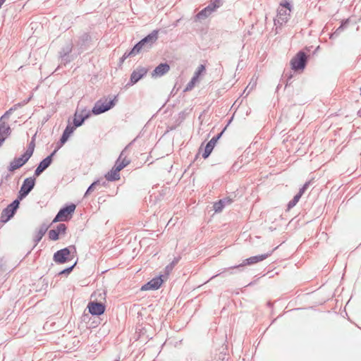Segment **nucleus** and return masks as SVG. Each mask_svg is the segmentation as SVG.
<instances>
[{"label":"nucleus","mask_w":361,"mask_h":361,"mask_svg":"<svg viewBox=\"0 0 361 361\" xmlns=\"http://www.w3.org/2000/svg\"><path fill=\"white\" fill-rule=\"evenodd\" d=\"M226 128H224L222 131L218 133L216 135L214 136L206 145L204 147V152L202 154V157L204 159H207L211 154L212 150L214 149L217 141L222 136L224 132L225 131Z\"/></svg>","instance_id":"obj_11"},{"label":"nucleus","mask_w":361,"mask_h":361,"mask_svg":"<svg viewBox=\"0 0 361 361\" xmlns=\"http://www.w3.org/2000/svg\"><path fill=\"white\" fill-rule=\"evenodd\" d=\"M90 35L85 32L80 37V45L81 47L86 46V44L90 41Z\"/></svg>","instance_id":"obj_30"},{"label":"nucleus","mask_w":361,"mask_h":361,"mask_svg":"<svg viewBox=\"0 0 361 361\" xmlns=\"http://www.w3.org/2000/svg\"><path fill=\"white\" fill-rule=\"evenodd\" d=\"M67 226L64 224H59L56 226V228L51 229L49 231V238L51 240L56 241L59 239V235H64L66 233Z\"/></svg>","instance_id":"obj_13"},{"label":"nucleus","mask_w":361,"mask_h":361,"mask_svg":"<svg viewBox=\"0 0 361 361\" xmlns=\"http://www.w3.org/2000/svg\"><path fill=\"white\" fill-rule=\"evenodd\" d=\"M291 4L286 0H283L280 4V7L277 11L276 18L274 19V25L281 26L288 20L290 13L291 11Z\"/></svg>","instance_id":"obj_2"},{"label":"nucleus","mask_w":361,"mask_h":361,"mask_svg":"<svg viewBox=\"0 0 361 361\" xmlns=\"http://www.w3.org/2000/svg\"><path fill=\"white\" fill-rule=\"evenodd\" d=\"M147 69L144 67H137L135 69L131 75L130 81L128 82L127 86H131L137 83L140 79H142L147 73Z\"/></svg>","instance_id":"obj_12"},{"label":"nucleus","mask_w":361,"mask_h":361,"mask_svg":"<svg viewBox=\"0 0 361 361\" xmlns=\"http://www.w3.org/2000/svg\"><path fill=\"white\" fill-rule=\"evenodd\" d=\"M164 276L160 275L152 279L151 281L143 285L141 288V290H157L160 288L161 285L164 282L162 277Z\"/></svg>","instance_id":"obj_15"},{"label":"nucleus","mask_w":361,"mask_h":361,"mask_svg":"<svg viewBox=\"0 0 361 361\" xmlns=\"http://www.w3.org/2000/svg\"><path fill=\"white\" fill-rule=\"evenodd\" d=\"M76 252L75 245H70L56 251L53 255V260L59 264H65L71 260L70 255L71 253Z\"/></svg>","instance_id":"obj_4"},{"label":"nucleus","mask_w":361,"mask_h":361,"mask_svg":"<svg viewBox=\"0 0 361 361\" xmlns=\"http://www.w3.org/2000/svg\"><path fill=\"white\" fill-rule=\"evenodd\" d=\"M134 56L131 51H126L125 52V54L123 55V56L120 59V63H123V61L128 57L130 56Z\"/></svg>","instance_id":"obj_41"},{"label":"nucleus","mask_w":361,"mask_h":361,"mask_svg":"<svg viewBox=\"0 0 361 361\" xmlns=\"http://www.w3.org/2000/svg\"><path fill=\"white\" fill-rule=\"evenodd\" d=\"M35 135H34L32 137V140L29 143L27 149L26 150L27 152H30L32 154H33V152H34V150H35Z\"/></svg>","instance_id":"obj_38"},{"label":"nucleus","mask_w":361,"mask_h":361,"mask_svg":"<svg viewBox=\"0 0 361 361\" xmlns=\"http://www.w3.org/2000/svg\"><path fill=\"white\" fill-rule=\"evenodd\" d=\"M2 269V265L0 264V271Z\"/></svg>","instance_id":"obj_50"},{"label":"nucleus","mask_w":361,"mask_h":361,"mask_svg":"<svg viewBox=\"0 0 361 361\" xmlns=\"http://www.w3.org/2000/svg\"><path fill=\"white\" fill-rule=\"evenodd\" d=\"M92 114V111L87 110L86 108H84L80 111L77 109L73 118V125L75 127L78 128L81 126L84 123L85 121L90 117Z\"/></svg>","instance_id":"obj_10"},{"label":"nucleus","mask_w":361,"mask_h":361,"mask_svg":"<svg viewBox=\"0 0 361 361\" xmlns=\"http://www.w3.org/2000/svg\"><path fill=\"white\" fill-rule=\"evenodd\" d=\"M211 14H212V13L210 11H209V9L205 7L195 16V20H203V19L207 18Z\"/></svg>","instance_id":"obj_27"},{"label":"nucleus","mask_w":361,"mask_h":361,"mask_svg":"<svg viewBox=\"0 0 361 361\" xmlns=\"http://www.w3.org/2000/svg\"><path fill=\"white\" fill-rule=\"evenodd\" d=\"M126 147L121 152L114 166L118 171H121L130 164V160L126 159Z\"/></svg>","instance_id":"obj_17"},{"label":"nucleus","mask_w":361,"mask_h":361,"mask_svg":"<svg viewBox=\"0 0 361 361\" xmlns=\"http://www.w3.org/2000/svg\"><path fill=\"white\" fill-rule=\"evenodd\" d=\"M120 171L115 167L113 168L105 174V178L107 181H116L120 179Z\"/></svg>","instance_id":"obj_22"},{"label":"nucleus","mask_w":361,"mask_h":361,"mask_svg":"<svg viewBox=\"0 0 361 361\" xmlns=\"http://www.w3.org/2000/svg\"><path fill=\"white\" fill-rule=\"evenodd\" d=\"M44 171L37 166L34 173V177L39 176Z\"/></svg>","instance_id":"obj_42"},{"label":"nucleus","mask_w":361,"mask_h":361,"mask_svg":"<svg viewBox=\"0 0 361 361\" xmlns=\"http://www.w3.org/2000/svg\"><path fill=\"white\" fill-rule=\"evenodd\" d=\"M25 164L23 162V160L18 158H14V159L11 161L9 166H8V170L10 172H13L20 167H22Z\"/></svg>","instance_id":"obj_23"},{"label":"nucleus","mask_w":361,"mask_h":361,"mask_svg":"<svg viewBox=\"0 0 361 361\" xmlns=\"http://www.w3.org/2000/svg\"><path fill=\"white\" fill-rule=\"evenodd\" d=\"M301 197L302 196L299 195V194L297 193L294 196V197L288 203V204H287L288 210H290V209L294 207L296 205V204L299 202Z\"/></svg>","instance_id":"obj_32"},{"label":"nucleus","mask_w":361,"mask_h":361,"mask_svg":"<svg viewBox=\"0 0 361 361\" xmlns=\"http://www.w3.org/2000/svg\"><path fill=\"white\" fill-rule=\"evenodd\" d=\"M117 102V96H114V99L107 101V99H100L97 101L92 109V113L94 115H99L111 109Z\"/></svg>","instance_id":"obj_3"},{"label":"nucleus","mask_w":361,"mask_h":361,"mask_svg":"<svg viewBox=\"0 0 361 361\" xmlns=\"http://www.w3.org/2000/svg\"><path fill=\"white\" fill-rule=\"evenodd\" d=\"M158 30H154L140 41L141 44L144 45L145 49L151 48L152 46L156 42L158 39Z\"/></svg>","instance_id":"obj_16"},{"label":"nucleus","mask_w":361,"mask_h":361,"mask_svg":"<svg viewBox=\"0 0 361 361\" xmlns=\"http://www.w3.org/2000/svg\"><path fill=\"white\" fill-rule=\"evenodd\" d=\"M308 56L303 51H299L290 60L291 68L294 71H303L307 63Z\"/></svg>","instance_id":"obj_5"},{"label":"nucleus","mask_w":361,"mask_h":361,"mask_svg":"<svg viewBox=\"0 0 361 361\" xmlns=\"http://www.w3.org/2000/svg\"><path fill=\"white\" fill-rule=\"evenodd\" d=\"M11 132V128L7 125L5 121L0 122V135L6 136V137L10 135Z\"/></svg>","instance_id":"obj_25"},{"label":"nucleus","mask_w":361,"mask_h":361,"mask_svg":"<svg viewBox=\"0 0 361 361\" xmlns=\"http://www.w3.org/2000/svg\"><path fill=\"white\" fill-rule=\"evenodd\" d=\"M278 247H276L274 249H273L271 251H270L268 253H266V254H263V255H256V256H252V257H250L249 258H247L243 260V262L238 264V265H235V266H233V267H228V268H225L223 271L213 276L212 277H211L210 279H212L218 276H220L226 272H228L229 274H234L235 272L233 271L234 269H237L239 271H241L243 270V267L245 266H250V265H252V264H257L259 262H262L264 259H266L268 257L271 256L272 252L276 250L277 249Z\"/></svg>","instance_id":"obj_1"},{"label":"nucleus","mask_w":361,"mask_h":361,"mask_svg":"<svg viewBox=\"0 0 361 361\" xmlns=\"http://www.w3.org/2000/svg\"><path fill=\"white\" fill-rule=\"evenodd\" d=\"M349 23V20L347 19L345 20L342 21L341 25L332 33L330 35V39H335L338 37L340 34L344 30V29L347 27Z\"/></svg>","instance_id":"obj_24"},{"label":"nucleus","mask_w":361,"mask_h":361,"mask_svg":"<svg viewBox=\"0 0 361 361\" xmlns=\"http://www.w3.org/2000/svg\"><path fill=\"white\" fill-rule=\"evenodd\" d=\"M142 49H145V47L139 41L137 44H135V46L133 47L130 51L133 55H135L140 53Z\"/></svg>","instance_id":"obj_34"},{"label":"nucleus","mask_w":361,"mask_h":361,"mask_svg":"<svg viewBox=\"0 0 361 361\" xmlns=\"http://www.w3.org/2000/svg\"><path fill=\"white\" fill-rule=\"evenodd\" d=\"M170 70V66L167 63H161L158 65L152 73V77H161L167 73Z\"/></svg>","instance_id":"obj_19"},{"label":"nucleus","mask_w":361,"mask_h":361,"mask_svg":"<svg viewBox=\"0 0 361 361\" xmlns=\"http://www.w3.org/2000/svg\"><path fill=\"white\" fill-rule=\"evenodd\" d=\"M233 200L230 197H226L219 200L218 202H216L214 204V210L215 211V212H220L222 211V209L226 205L231 204Z\"/></svg>","instance_id":"obj_20"},{"label":"nucleus","mask_w":361,"mask_h":361,"mask_svg":"<svg viewBox=\"0 0 361 361\" xmlns=\"http://www.w3.org/2000/svg\"><path fill=\"white\" fill-rule=\"evenodd\" d=\"M51 157H47L39 162L38 166L44 171L51 164Z\"/></svg>","instance_id":"obj_29"},{"label":"nucleus","mask_w":361,"mask_h":361,"mask_svg":"<svg viewBox=\"0 0 361 361\" xmlns=\"http://www.w3.org/2000/svg\"><path fill=\"white\" fill-rule=\"evenodd\" d=\"M73 44L71 40L66 42V44L61 48L59 52V57L61 59V62L64 64L70 63L73 60V58L70 56V53L72 51Z\"/></svg>","instance_id":"obj_9"},{"label":"nucleus","mask_w":361,"mask_h":361,"mask_svg":"<svg viewBox=\"0 0 361 361\" xmlns=\"http://www.w3.org/2000/svg\"><path fill=\"white\" fill-rule=\"evenodd\" d=\"M197 80H198L197 78L192 76L190 81L187 84L184 91L187 92V91L191 90L194 87V86Z\"/></svg>","instance_id":"obj_35"},{"label":"nucleus","mask_w":361,"mask_h":361,"mask_svg":"<svg viewBox=\"0 0 361 361\" xmlns=\"http://www.w3.org/2000/svg\"><path fill=\"white\" fill-rule=\"evenodd\" d=\"M5 140H6V136H2L1 135H0V146L2 145V144L4 143Z\"/></svg>","instance_id":"obj_44"},{"label":"nucleus","mask_w":361,"mask_h":361,"mask_svg":"<svg viewBox=\"0 0 361 361\" xmlns=\"http://www.w3.org/2000/svg\"><path fill=\"white\" fill-rule=\"evenodd\" d=\"M60 148H58V147L48 156V157H51V162L53 161V157L55 155V154L56 153V152Z\"/></svg>","instance_id":"obj_43"},{"label":"nucleus","mask_w":361,"mask_h":361,"mask_svg":"<svg viewBox=\"0 0 361 361\" xmlns=\"http://www.w3.org/2000/svg\"><path fill=\"white\" fill-rule=\"evenodd\" d=\"M357 116L361 118V108L357 111Z\"/></svg>","instance_id":"obj_46"},{"label":"nucleus","mask_w":361,"mask_h":361,"mask_svg":"<svg viewBox=\"0 0 361 361\" xmlns=\"http://www.w3.org/2000/svg\"><path fill=\"white\" fill-rule=\"evenodd\" d=\"M89 312L94 316H100L105 312V305L99 302H90L87 305Z\"/></svg>","instance_id":"obj_14"},{"label":"nucleus","mask_w":361,"mask_h":361,"mask_svg":"<svg viewBox=\"0 0 361 361\" xmlns=\"http://www.w3.org/2000/svg\"><path fill=\"white\" fill-rule=\"evenodd\" d=\"M101 181L102 180H97L95 181H94L87 188V190H86L85 193V195L84 197H87L89 194H90L94 190V188L99 185L101 184Z\"/></svg>","instance_id":"obj_33"},{"label":"nucleus","mask_w":361,"mask_h":361,"mask_svg":"<svg viewBox=\"0 0 361 361\" xmlns=\"http://www.w3.org/2000/svg\"><path fill=\"white\" fill-rule=\"evenodd\" d=\"M35 181L36 180L35 177L26 178L23 182L16 200L20 202L22 200L25 198L34 188Z\"/></svg>","instance_id":"obj_8"},{"label":"nucleus","mask_w":361,"mask_h":361,"mask_svg":"<svg viewBox=\"0 0 361 361\" xmlns=\"http://www.w3.org/2000/svg\"><path fill=\"white\" fill-rule=\"evenodd\" d=\"M48 228L49 226L46 224H42L40 226L38 231L37 232L34 238L35 246H36L38 244V243L42 240V237L47 231Z\"/></svg>","instance_id":"obj_21"},{"label":"nucleus","mask_w":361,"mask_h":361,"mask_svg":"<svg viewBox=\"0 0 361 361\" xmlns=\"http://www.w3.org/2000/svg\"><path fill=\"white\" fill-rule=\"evenodd\" d=\"M20 106V104H15L11 108H10L8 111H6L4 114L0 118V122L4 121L5 119L9 118L10 115L16 111L18 106Z\"/></svg>","instance_id":"obj_28"},{"label":"nucleus","mask_w":361,"mask_h":361,"mask_svg":"<svg viewBox=\"0 0 361 361\" xmlns=\"http://www.w3.org/2000/svg\"><path fill=\"white\" fill-rule=\"evenodd\" d=\"M99 180H102L101 181V184L99 185H103V186H106V180H104L103 178H100Z\"/></svg>","instance_id":"obj_45"},{"label":"nucleus","mask_w":361,"mask_h":361,"mask_svg":"<svg viewBox=\"0 0 361 361\" xmlns=\"http://www.w3.org/2000/svg\"><path fill=\"white\" fill-rule=\"evenodd\" d=\"M310 185V181H307L301 188H300L299 192H298L299 195L302 196L307 189L309 188Z\"/></svg>","instance_id":"obj_40"},{"label":"nucleus","mask_w":361,"mask_h":361,"mask_svg":"<svg viewBox=\"0 0 361 361\" xmlns=\"http://www.w3.org/2000/svg\"><path fill=\"white\" fill-rule=\"evenodd\" d=\"M221 5V0H212L206 8L209 9V11L212 13L215 11L216 8H219Z\"/></svg>","instance_id":"obj_26"},{"label":"nucleus","mask_w":361,"mask_h":361,"mask_svg":"<svg viewBox=\"0 0 361 361\" xmlns=\"http://www.w3.org/2000/svg\"><path fill=\"white\" fill-rule=\"evenodd\" d=\"M75 128H77L75 127L74 125L73 126L68 125L66 127L59 141L57 143L58 148H61L68 141L69 137L74 132Z\"/></svg>","instance_id":"obj_18"},{"label":"nucleus","mask_w":361,"mask_h":361,"mask_svg":"<svg viewBox=\"0 0 361 361\" xmlns=\"http://www.w3.org/2000/svg\"><path fill=\"white\" fill-rule=\"evenodd\" d=\"M32 156V154H30V152L25 151V152L24 154H23L20 157H18L19 159H20L21 160H23V162L25 164L28 160L30 159V158Z\"/></svg>","instance_id":"obj_39"},{"label":"nucleus","mask_w":361,"mask_h":361,"mask_svg":"<svg viewBox=\"0 0 361 361\" xmlns=\"http://www.w3.org/2000/svg\"><path fill=\"white\" fill-rule=\"evenodd\" d=\"M6 0H0V5L2 6Z\"/></svg>","instance_id":"obj_47"},{"label":"nucleus","mask_w":361,"mask_h":361,"mask_svg":"<svg viewBox=\"0 0 361 361\" xmlns=\"http://www.w3.org/2000/svg\"><path fill=\"white\" fill-rule=\"evenodd\" d=\"M9 177H10V175H9V174H6V175L4 176V178H5V179H8Z\"/></svg>","instance_id":"obj_48"},{"label":"nucleus","mask_w":361,"mask_h":361,"mask_svg":"<svg viewBox=\"0 0 361 361\" xmlns=\"http://www.w3.org/2000/svg\"><path fill=\"white\" fill-rule=\"evenodd\" d=\"M205 71V66L202 64L200 65L194 73L193 77L199 79V77L202 75L203 72Z\"/></svg>","instance_id":"obj_37"},{"label":"nucleus","mask_w":361,"mask_h":361,"mask_svg":"<svg viewBox=\"0 0 361 361\" xmlns=\"http://www.w3.org/2000/svg\"><path fill=\"white\" fill-rule=\"evenodd\" d=\"M76 264H77V262H75L72 266L63 269L62 271H61L59 273V275H60V276H61V275H68L69 274L71 273V271H73V269L75 267V266L76 265Z\"/></svg>","instance_id":"obj_36"},{"label":"nucleus","mask_w":361,"mask_h":361,"mask_svg":"<svg viewBox=\"0 0 361 361\" xmlns=\"http://www.w3.org/2000/svg\"><path fill=\"white\" fill-rule=\"evenodd\" d=\"M2 183H3V180H1L0 181V186L2 185Z\"/></svg>","instance_id":"obj_49"},{"label":"nucleus","mask_w":361,"mask_h":361,"mask_svg":"<svg viewBox=\"0 0 361 361\" xmlns=\"http://www.w3.org/2000/svg\"><path fill=\"white\" fill-rule=\"evenodd\" d=\"M20 202L19 200L16 199L3 209L0 217L1 223L6 224L13 217L19 208Z\"/></svg>","instance_id":"obj_7"},{"label":"nucleus","mask_w":361,"mask_h":361,"mask_svg":"<svg viewBox=\"0 0 361 361\" xmlns=\"http://www.w3.org/2000/svg\"><path fill=\"white\" fill-rule=\"evenodd\" d=\"M178 262H179V257H175L173 259V260L166 267L165 272H166V276L170 274V272L173 270L175 265L177 264Z\"/></svg>","instance_id":"obj_31"},{"label":"nucleus","mask_w":361,"mask_h":361,"mask_svg":"<svg viewBox=\"0 0 361 361\" xmlns=\"http://www.w3.org/2000/svg\"><path fill=\"white\" fill-rule=\"evenodd\" d=\"M76 206L73 203L66 204L59 209L57 214L54 217L52 223L58 221H65L69 220L72 217V214L75 210Z\"/></svg>","instance_id":"obj_6"}]
</instances>
